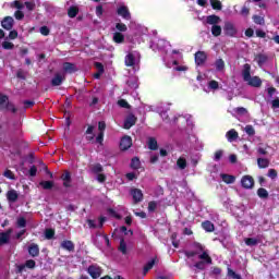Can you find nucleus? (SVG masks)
<instances>
[{
	"label": "nucleus",
	"mask_w": 279,
	"mask_h": 279,
	"mask_svg": "<svg viewBox=\"0 0 279 279\" xmlns=\"http://www.w3.org/2000/svg\"><path fill=\"white\" fill-rule=\"evenodd\" d=\"M0 110L3 112L5 110L12 112L13 114H16L19 109L14 106V104L10 102V97L5 94L0 93Z\"/></svg>",
	"instance_id": "f257e3e1"
},
{
	"label": "nucleus",
	"mask_w": 279,
	"mask_h": 279,
	"mask_svg": "<svg viewBox=\"0 0 279 279\" xmlns=\"http://www.w3.org/2000/svg\"><path fill=\"white\" fill-rule=\"evenodd\" d=\"M223 33L225 35L229 36V38H236V35L239 34V29H236V26L234 25V23L225 22Z\"/></svg>",
	"instance_id": "f03ea898"
},
{
	"label": "nucleus",
	"mask_w": 279,
	"mask_h": 279,
	"mask_svg": "<svg viewBox=\"0 0 279 279\" xmlns=\"http://www.w3.org/2000/svg\"><path fill=\"white\" fill-rule=\"evenodd\" d=\"M25 269H36V260L27 259L24 264L16 265L15 274H23Z\"/></svg>",
	"instance_id": "7ed1b4c3"
},
{
	"label": "nucleus",
	"mask_w": 279,
	"mask_h": 279,
	"mask_svg": "<svg viewBox=\"0 0 279 279\" xmlns=\"http://www.w3.org/2000/svg\"><path fill=\"white\" fill-rule=\"evenodd\" d=\"M130 195L133 197V204H141L144 199L143 191L141 189H131Z\"/></svg>",
	"instance_id": "20e7f679"
},
{
	"label": "nucleus",
	"mask_w": 279,
	"mask_h": 279,
	"mask_svg": "<svg viewBox=\"0 0 279 279\" xmlns=\"http://www.w3.org/2000/svg\"><path fill=\"white\" fill-rule=\"evenodd\" d=\"M242 189H254V177L246 174L241 179Z\"/></svg>",
	"instance_id": "39448f33"
},
{
	"label": "nucleus",
	"mask_w": 279,
	"mask_h": 279,
	"mask_svg": "<svg viewBox=\"0 0 279 279\" xmlns=\"http://www.w3.org/2000/svg\"><path fill=\"white\" fill-rule=\"evenodd\" d=\"M118 16H122L124 21H132V13H130V9L125 5H121L117 9Z\"/></svg>",
	"instance_id": "423d86ee"
},
{
	"label": "nucleus",
	"mask_w": 279,
	"mask_h": 279,
	"mask_svg": "<svg viewBox=\"0 0 279 279\" xmlns=\"http://www.w3.org/2000/svg\"><path fill=\"white\" fill-rule=\"evenodd\" d=\"M132 147V137L130 135H124L120 141L121 151H128Z\"/></svg>",
	"instance_id": "0eeeda50"
},
{
	"label": "nucleus",
	"mask_w": 279,
	"mask_h": 279,
	"mask_svg": "<svg viewBox=\"0 0 279 279\" xmlns=\"http://www.w3.org/2000/svg\"><path fill=\"white\" fill-rule=\"evenodd\" d=\"M1 27L7 32H11V29L14 27V17L12 16L3 17V20L1 21Z\"/></svg>",
	"instance_id": "6e6552de"
},
{
	"label": "nucleus",
	"mask_w": 279,
	"mask_h": 279,
	"mask_svg": "<svg viewBox=\"0 0 279 279\" xmlns=\"http://www.w3.org/2000/svg\"><path fill=\"white\" fill-rule=\"evenodd\" d=\"M136 121H138V118H136V116H134L133 113H130L124 120V130H130L131 128H134V125H136Z\"/></svg>",
	"instance_id": "1a4fd4ad"
},
{
	"label": "nucleus",
	"mask_w": 279,
	"mask_h": 279,
	"mask_svg": "<svg viewBox=\"0 0 279 279\" xmlns=\"http://www.w3.org/2000/svg\"><path fill=\"white\" fill-rule=\"evenodd\" d=\"M206 60H208V56L204 51H197L195 53V64L197 66H202V64L206 63Z\"/></svg>",
	"instance_id": "9d476101"
},
{
	"label": "nucleus",
	"mask_w": 279,
	"mask_h": 279,
	"mask_svg": "<svg viewBox=\"0 0 279 279\" xmlns=\"http://www.w3.org/2000/svg\"><path fill=\"white\" fill-rule=\"evenodd\" d=\"M12 228L8 229L4 232L0 233V245H8L10 243V236H12Z\"/></svg>",
	"instance_id": "9b49d317"
},
{
	"label": "nucleus",
	"mask_w": 279,
	"mask_h": 279,
	"mask_svg": "<svg viewBox=\"0 0 279 279\" xmlns=\"http://www.w3.org/2000/svg\"><path fill=\"white\" fill-rule=\"evenodd\" d=\"M64 80H66L64 75H62L61 73H56L54 76L51 78L50 84L51 86H62Z\"/></svg>",
	"instance_id": "f8f14e48"
},
{
	"label": "nucleus",
	"mask_w": 279,
	"mask_h": 279,
	"mask_svg": "<svg viewBox=\"0 0 279 279\" xmlns=\"http://www.w3.org/2000/svg\"><path fill=\"white\" fill-rule=\"evenodd\" d=\"M60 247L66 252H75V243H73L71 240H63Z\"/></svg>",
	"instance_id": "ddd939ff"
},
{
	"label": "nucleus",
	"mask_w": 279,
	"mask_h": 279,
	"mask_svg": "<svg viewBox=\"0 0 279 279\" xmlns=\"http://www.w3.org/2000/svg\"><path fill=\"white\" fill-rule=\"evenodd\" d=\"M87 272L93 279H97L101 276V268L92 265L87 268Z\"/></svg>",
	"instance_id": "4468645a"
},
{
	"label": "nucleus",
	"mask_w": 279,
	"mask_h": 279,
	"mask_svg": "<svg viewBox=\"0 0 279 279\" xmlns=\"http://www.w3.org/2000/svg\"><path fill=\"white\" fill-rule=\"evenodd\" d=\"M199 260H203V263H205L206 265H213V257H210V253L208 252V250L203 251L199 255H198Z\"/></svg>",
	"instance_id": "2eb2a0df"
},
{
	"label": "nucleus",
	"mask_w": 279,
	"mask_h": 279,
	"mask_svg": "<svg viewBox=\"0 0 279 279\" xmlns=\"http://www.w3.org/2000/svg\"><path fill=\"white\" fill-rule=\"evenodd\" d=\"M242 76L244 82L250 81V78L252 77V65H250V63H245L243 65Z\"/></svg>",
	"instance_id": "dca6fc26"
},
{
	"label": "nucleus",
	"mask_w": 279,
	"mask_h": 279,
	"mask_svg": "<svg viewBox=\"0 0 279 279\" xmlns=\"http://www.w3.org/2000/svg\"><path fill=\"white\" fill-rule=\"evenodd\" d=\"M61 180L63 181V186L65 189H71V172L65 170L64 173L61 174Z\"/></svg>",
	"instance_id": "f3484780"
},
{
	"label": "nucleus",
	"mask_w": 279,
	"mask_h": 279,
	"mask_svg": "<svg viewBox=\"0 0 279 279\" xmlns=\"http://www.w3.org/2000/svg\"><path fill=\"white\" fill-rule=\"evenodd\" d=\"M28 254L33 258H36L37 256H40V247H38V244H35V243L31 244L28 246Z\"/></svg>",
	"instance_id": "a211bd4d"
},
{
	"label": "nucleus",
	"mask_w": 279,
	"mask_h": 279,
	"mask_svg": "<svg viewBox=\"0 0 279 279\" xmlns=\"http://www.w3.org/2000/svg\"><path fill=\"white\" fill-rule=\"evenodd\" d=\"M7 199L10 204L16 203L19 199V192L16 190H10L7 192Z\"/></svg>",
	"instance_id": "6ab92c4d"
},
{
	"label": "nucleus",
	"mask_w": 279,
	"mask_h": 279,
	"mask_svg": "<svg viewBox=\"0 0 279 279\" xmlns=\"http://www.w3.org/2000/svg\"><path fill=\"white\" fill-rule=\"evenodd\" d=\"M246 82L248 86H252L253 88H260V86H263V81L258 76H253Z\"/></svg>",
	"instance_id": "aec40b11"
},
{
	"label": "nucleus",
	"mask_w": 279,
	"mask_h": 279,
	"mask_svg": "<svg viewBox=\"0 0 279 279\" xmlns=\"http://www.w3.org/2000/svg\"><path fill=\"white\" fill-rule=\"evenodd\" d=\"M95 131V126L88 125L87 130L85 131L86 142L87 143H95V134L93 133Z\"/></svg>",
	"instance_id": "412c9836"
},
{
	"label": "nucleus",
	"mask_w": 279,
	"mask_h": 279,
	"mask_svg": "<svg viewBox=\"0 0 279 279\" xmlns=\"http://www.w3.org/2000/svg\"><path fill=\"white\" fill-rule=\"evenodd\" d=\"M220 178L225 184H234V182H236V177L232 174L221 173Z\"/></svg>",
	"instance_id": "4be33fe9"
},
{
	"label": "nucleus",
	"mask_w": 279,
	"mask_h": 279,
	"mask_svg": "<svg viewBox=\"0 0 279 279\" xmlns=\"http://www.w3.org/2000/svg\"><path fill=\"white\" fill-rule=\"evenodd\" d=\"M269 60V57L265 53H258L255 56V61L257 62L258 66H263Z\"/></svg>",
	"instance_id": "5701e85b"
},
{
	"label": "nucleus",
	"mask_w": 279,
	"mask_h": 279,
	"mask_svg": "<svg viewBox=\"0 0 279 279\" xmlns=\"http://www.w3.org/2000/svg\"><path fill=\"white\" fill-rule=\"evenodd\" d=\"M220 21H221V17H219V15H215V14L209 15V16H207V19H206L207 25H213V26L219 25V22H220Z\"/></svg>",
	"instance_id": "b1692460"
},
{
	"label": "nucleus",
	"mask_w": 279,
	"mask_h": 279,
	"mask_svg": "<svg viewBox=\"0 0 279 279\" xmlns=\"http://www.w3.org/2000/svg\"><path fill=\"white\" fill-rule=\"evenodd\" d=\"M202 228L205 230V232H215V223H213L210 220L203 221Z\"/></svg>",
	"instance_id": "393cba45"
},
{
	"label": "nucleus",
	"mask_w": 279,
	"mask_h": 279,
	"mask_svg": "<svg viewBox=\"0 0 279 279\" xmlns=\"http://www.w3.org/2000/svg\"><path fill=\"white\" fill-rule=\"evenodd\" d=\"M124 64L125 66H134V64H136V59L132 52L125 56Z\"/></svg>",
	"instance_id": "a878e982"
},
{
	"label": "nucleus",
	"mask_w": 279,
	"mask_h": 279,
	"mask_svg": "<svg viewBox=\"0 0 279 279\" xmlns=\"http://www.w3.org/2000/svg\"><path fill=\"white\" fill-rule=\"evenodd\" d=\"M147 145H148V149H150V151L158 150V141L156 140V137H149Z\"/></svg>",
	"instance_id": "bb28decb"
},
{
	"label": "nucleus",
	"mask_w": 279,
	"mask_h": 279,
	"mask_svg": "<svg viewBox=\"0 0 279 279\" xmlns=\"http://www.w3.org/2000/svg\"><path fill=\"white\" fill-rule=\"evenodd\" d=\"M113 43H117V45H122V43H125V36L123 33H113Z\"/></svg>",
	"instance_id": "cd10ccee"
},
{
	"label": "nucleus",
	"mask_w": 279,
	"mask_h": 279,
	"mask_svg": "<svg viewBox=\"0 0 279 279\" xmlns=\"http://www.w3.org/2000/svg\"><path fill=\"white\" fill-rule=\"evenodd\" d=\"M63 71L65 73H75V71H77V68H75V65L71 62H65L63 63Z\"/></svg>",
	"instance_id": "c85d7f7f"
},
{
	"label": "nucleus",
	"mask_w": 279,
	"mask_h": 279,
	"mask_svg": "<svg viewBox=\"0 0 279 279\" xmlns=\"http://www.w3.org/2000/svg\"><path fill=\"white\" fill-rule=\"evenodd\" d=\"M227 138L230 143H232V141H236V138H239V132H236L234 129H231L227 132Z\"/></svg>",
	"instance_id": "c756f323"
},
{
	"label": "nucleus",
	"mask_w": 279,
	"mask_h": 279,
	"mask_svg": "<svg viewBox=\"0 0 279 279\" xmlns=\"http://www.w3.org/2000/svg\"><path fill=\"white\" fill-rule=\"evenodd\" d=\"M80 14V9L77 7H70L68 10V16L70 19H75Z\"/></svg>",
	"instance_id": "7c9ffc66"
},
{
	"label": "nucleus",
	"mask_w": 279,
	"mask_h": 279,
	"mask_svg": "<svg viewBox=\"0 0 279 279\" xmlns=\"http://www.w3.org/2000/svg\"><path fill=\"white\" fill-rule=\"evenodd\" d=\"M39 186L44 189V191H51L53 189V181H41Z\"/></svg>",
	"instance_id": "2f4dec72"
},
{
	"label": "nucleus",
	"mask_w": 279,
	"mask_h": 279,
	"mask_svg": "<svg viewBox=\"0 0 279 279\" xmlns=\"http://www.w3.org/2000/svg\"><path fill=\"white\" fill-rule=\"evenodd\" d=\"M257 165H258L259 169H267V167H269V159L258 158L257 159Z\"/></svg>",
	"instance_id": "473e14b6"
},
{
	"label": "nucleus",
	"mask_w": 279,
	"mask_h": 279,
	"mask_svg": "<svg viewBox=\"0 0 279 279\" xmlns=\"http://www.w3.org/2000/svg\"><path fill=\"white\" fill-rule=\"evenodd\" d=\"M131 169H141V159L138 157H133L131 159V165H130Z\"/></svg>",
	"instance_id": "72a5a7b5"
},
{
	"label": "nucleus",
	"mask_w": 279,
	"mask_h": 279,
	"mask_svg": "<svg viewBox=\"0 0 279 279\" xmlns=\"http://www.w3.org/2000/svg\"><path fill=\"white\" fill-rule=\"evenodd\" d=\"M244 243H245V245H247L248 247H254V246L258 245V239H255V238H246V239H244Z\"/></svg>",
	"instance_id": "f704fd0d"
},
{
	"label": "nucleus",
	"mask_w": 279,
	"mask_h": 279,
	"mask_svg": "<svg viewBox=\"0 0 279 279\" xmlns=\"http://www.w3.org/2000/svg\"><path fill=\"white\" fill-rule=\"evenodd\" d=\"M257 195L260 199H267L269 197V192L265 187H259L257 190Z\"/></svg>",
	"instance_id": "c9c22d12"
},
{
	"label": "nucleus",
	"mask_w": 279,
	"mask_h": 279,
	"mask_svg": "<svg viewBox=\"0 0 279 279\" xmlns=\"http://www.w3.org/2000/svg\"><path fill=\"white\" fill-rule=\"evenodd\" d=\"M119 252L125 256L128 254V243H125V239L120 240V245H119Z\"/></svg>",
	"instance_id": "e433bc0d"
},
{
	"label": "nucleus",
	"mask_w": 279,
	"mask_h": 279,
	"mask_svg": "<svg viewBox=\"0 0 279 279\" xmlns=\"http://www.w3.org/2000/svg\"><path fill=\"white\" fill-rule=\"evenodd\" d=\"M154 265H156V259H151L144 266V270H143L144 276H147L148 271L154 269Z\"/></svg>",
	"instance_id": "4c0bfd02"
},
{
	"label": "nucleus",
	"mask_w": 279,
	"mask_h": 279,
	"mask_svg": "<svg viewBox=\"0 0 279 279\" xmlns=\"http://www.w3.org/2000/svg\"><path fill=\"white\" fill-rule=\"evenodd\" d=\"M211 35L215 36V38H218V36H221V26L218 24L211 26Z\"/></svg>",
	"instance_id": "58836bf2"
},
{
	"label": "nucleus",
	"mask_w": 279,
	"mask_h": 279,
	"mask_svg": "<svg viewBox=\"0 0 279 279\" xmlns=\"http://www.w3.org/2000/svg\"><path fill=\"white\" fill-rule=\"evenodd\" d=\"M213 10H222L223 5L219 0H209Z\"/></svg>",
	"instance_id": "ea45409f"
},
{
	"label": "nucleus",
	"mask_w": 279,
	"mask_h": 279,
	"mask_svg": "<svg viewBox=\"0 0 279 279\" xmlns=\"http://www.w3.org/2000/svg\"><path fill=\"white\" fill-rule=\"evenodd\" d=\"M216 71H223L226 69V62L223 59H217L216 60Z\"/></svg>",
	"instance_id": "a19ab883"
},
{
	"label": "nucleus",
	"mask_w": 279,
	"mask_h": 279,
	"mask_svg": "<svg viewBox=\"0 0 279 279\" xmlns=\"http://www.w3.org/2000/svg\"><path fill=\"white\" fill-rule=\"evenodd\" d=\"M253 23H255V25H265V17L260 16V15H253Z\"/></svg>",
	"instance_id": "79ce46f5"
},
{
	"label": "nucleus",
	"mask_w": 279,
	"mask_h": 279,
	"mask_svg": "<svg viewBox=\"0 0 279 279\" xmlns=\"http://www.w3.org/2000/svg\"><path fill=\"white\" fill-rule=\"evenodd\" d=\"M186 158L184 157H180L178 160H177V167H179L181 170H184L186 169Z\"/></svg>",
	"instance_id": "37998d69"
},
{
	"label": "nucleus",
	"mask_w": 279,
	"mask_h": 279,
	"mask_svg": "<svg viewBox=\"0 0 279 279\" xmlns=\"http://www.w3.org/2000/svg\"><path fill=\"white\" fill-rule=\"evenodd\" d=\"M244 132H246L247 136H254L256 134V130H254V126L252 124H247L244 128Z\"/></svg>",
	"instance_id": "c03bdc74"
},
{
	"label": "nucleus",
	"mask_w": 279,
	"mask_h": 279,
	"mask_svg": "<svg viewBox=\"0 0 279 279\" xmlns=\"http://www.w3.org/2000/svg\"><path fill=\"white\" fill-rule=\"evenodd\" d=\"M45 236L48 241H51V239H53V236H56V230L53 229H46L45 230Z\"/></svg>",
	"instance_id": "a18cd8bd"
},
{
	"label": "nucleus",
	"mask_w": 279,
	"mask_h": 279,
	"mask_svg": "<svg viewBox=\"0 0 279 279\" xmlns=\"http://www.w3.org/2000/svg\"><path fill=\"white\" fill-rule=\"evenodd\" d=\"M10 8H15L16 10H23V8H25V4H23L20 0H15L11 2Z\"/></svg>",
	"instance_id": "49530a36"
},
{
	"label": "nucleus",
	"mask_w": 279,
	"mask_h": 279,
	"mask_svg": "<svg viewBox=\"0 0 279 279\" xmlns=\"http://www.w3.org/2000/svg\"><path fill=\"white\" fill-rule=\"evenodd\" d=\"M3 177H4V178H8V180H16V175H15L14 172H12V170H10V169H7V170L3 172Z\"/></svg>",
	"instance_id": "de8ad7c7"
},
{
	"label": "nucleus",
	"mask_w": 279,
	"mask_h": 279,
	"mask_svg": "<svg viewBox=\"0 0 279 279\" xmlns=\"http://www.w3.org/2000/svg\"><path fill=\"white\" fill-rule=\"evenodd\" d=\"M193 247H194V250H196V252H205L206 251V246H204L202 243H199V242H194L193 243Z\"/></svg>",
	"instance_id": "09e8293b"
},
{
	"label": "nucleus",
	"mask_w": 279,
	"mask_h": 279,
	"mask_svg": "<svg viewBox=\"0 0 279 279\" xmlns=\"http://www.w3.org/2000/svg\"><path fill=\"white\" fill-rule=\"evenodd\" d=\"M16 226L17 228H26L27 220L25 219V217H20L16 221Z\"/></svg>",
	"instance_id": "8fccbe9b"
},
{
	"label": "nucleus",
	"mask_w": 279,
	"mask_h": 279,
	"mask_svg": "<svg viewBox=\"0 0 279 279\" xmlns=\"http://www.w3.org/2000/svg\"><path fill=\"white\" fill-rule=\"evenodd\" d=\"M93 173H101L104 172V166L101 163H96L92 168Z\"/></svg>",
	"instance_id": "3c124183"
},
{
	"label": "nucleus",
	"mask_w": 279,
	"mask_h": 279,
	"mask_svg": "<svg viewBox=\"0 0 279 279\" xmlns=\"http://www.w3.org/2000/svg\"><path fill=\"white\" fill-rule=\"evenodd\" d=\"M24 5L28 10V12H34V10L36 9V3L34 1H26Z\"/></svg>",
	"instance_id": "603ef678"
},
{
	"label": "nucleus",
	"mask_w": 279,
	"mask_h": 279,
	"mask_svg": "<svg viewBox=\"0 0 279 279\" xmlns=\"http://www.w3.org/2000/svg\"><path fill=\"white\" fill-rule=\"evenodd\" d=\"M267 177L271 180H276V178H278V171L276 169H269Z\"/></svg>",
	"instance_id": "864d4df0"
},
{
	"label": "nucleus",
	"mask_w": 279,
	"mask_h": 279,
	"mask_svg": "<svg viewBox=\"0 0 279 279\" xmlns=\"http://www.w3.org/2000/svg\"><path fill=\"white\" fill-rule=\"evenodd\" d=\"M228 276L233 279H241V275L236 274L232 268H228Z\"/></svg>",
	"instance_id": "5fc2aeb1"
},
{
	"label": "nucleus",
	"mask_w": 279,
	"mask_h": 279,
	"mask_svg": "<svg viewBox=\"0 0 279 279\" xmlns=\"http://www.w3.org/2000/svg\"><path fill=\"white\" fill-rule=\"evenodd\" d=\"M116 29H118L119 33L128 32V25H125L123 23H117L116 24Z\"/></svg>",
	"instance_id": "6e6d98bb"
},
{
	"label": "nucleus",
	"mask_w": 279,
	"mask_h": 279,
	"mask_svg": "<svg viewBox=\"0 0 279 279\" xmlns=\"http://www.w3.org/2000/svg\"><path fill=\"white\" fill-rule=\"evenodd\" d=\"M14 16L16 21H23L25 19V13H23L21 10H17L14 12Z\"/></svg>",
	"instance_id": "4d7b16f0"
},
{
	"label": "nucleus",
	"mask_w": 279,
	"mask_h": 279,
	"mask_svg": "<svg viewBox=\"0 0 279 279\" xmlns=\"http://www.w3.org/2000/svg\"><path fill=\"white\" fill-rule=\"evenodd\" d=\"M205 262L204 260H199L197 263L194 264V267L196 269H199L201 271H204V269H206V266H205Z\"/></svg>",
	"instance_id": "13d9d810"
},
{
	"label": "nucleus",
	"mask_w": 279,
	"mask_h": 279,
	"mask_svg": "<svg viewBox=\"0 0 279 279\" xmlns=\"http://www.w3.org/2000/svg\"><path fill=\"white\" fill-rule=\"evenodd\" d=\"M156 208H158V203H156L155 201H151L148 203V211L149 213H154L156 210Z\"/></svg>",
	"instance_id": "bf43d9fd"
},
{
	"label": "nucleus",
	"mask_w": 279,
	"mask_h": 279,
	"mask_svg": "<svg viewBox=\"0 0 279 279\" xmlns=\"http://www.w3.org/2000/svg\"><path fill=\"white\" fill-rule=\"evenodd\" d=\"M221 158H223V150H217L215 153L214 160L216 162H219V160H221Z\"/></svg>",
	"instance_id": "052dcab7"
},
{
	"label": "nucleus",
	"mask_w": 279,
	"mask_h": 279,
	"mask_svg": "<svg viewBox=\"0 0 279 279\" xmlns=\"http://www.w3.org/2000/svg\"><path fill=\"white\" fill-rule=\"evenodd\" d=\"M208 86H209V88H211V90H217V89L219 88V82H217V81H210V82L208 83Z\"/></svg>",
	"instance_id": "680f3d73"
},
{
	"label": "nucleus",
	"mask_w": 279,
	"mask_h": 279,
	"mask_svg": "<svg viewBox=\"0 0 279 279\" xmlns=\"http://www.w3.org/2000/svg\"><path fill=\"white\" fill-rule=\"evenodd\" d=\"M118 106H120V108H130V104L125 99L118 100Z\"/></svg>",
	"instance_id": "e2e57ef3"
},
{
	"label": "nucleus",
	"mask_w": 279,
	"mask_h": 279,
	"mask_svg": "<svg viewBox=\"0 0 279 279\" xmlns=\"http://www.w3.org/2000/svg\"><path fill=\"white\" fill-rule=\"evenodd\" d=\"M240 14L242 16H250V8H247L246 5H243L241 11H240Z\"/></svg>",
	"instance_id": "0e129e2a"
},
{
	"label": "nucleus",
	"mask_w": 279,
	"mask_h": 279,
	"mask_svg": "<svg viewBox=\"0 0 279 279\" xmlns=\"http://www.w3.org/2000/svg\"><path fill=\"white\" fill-rule=\"evenodd\" d=\"M16 78L17 80H27V76L25 75V72L23 70H17Z\"/></svg>",
	"instance_id": "69168bd1"
},
{
	"label": "nucleus",
	"mask_w": 279,
	"mask_h": 279,
	"mask_svg": "<svg viewBox=\"0 0 279 279\" xmlns=\"http://www.w3.org/2000/svg\"><path fill=\"white\" fill-rule=\"evenodd\" d=\"M96 143H98V145H104V132L98 133L96 136Z\"/></svg>",
	"instance_id": "338daca9"
},
{
	"label": "nucleus",
	"mask_w": 279,
	"mask_h": 279,
	"mask_svg": "<svg viewBox=\"0 0 279 279\" xmlns=\"http://www.w3.org/2000/svg\"><path fill=\"white\" fill-rule=\"evenodd\" d=\"M2 47H3V49H7V50L14 49V45L10 41H3Z\"/></svg>",
	"instance_id": "774afa93"
}]
</instances>
